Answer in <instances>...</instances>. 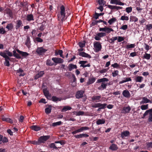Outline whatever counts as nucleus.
Listing matches in <instances>:
<instances>
[{
	"label": "nucleus",
	"instance_id": "nucleus-9",
	"mask_svg": "<svg viewBox=\"0 0 152 152\" xmlns=\"http://www.w3.org/2000/svg\"><path fill=\"white\" fill-rule=\"evenodd\" d=\"M52 60L56 64L61 63L64 62L63 60L60 58L54 57L52 58Z\"/></svg>",
	"mask_w": 152,
	"mask_h": 152
},
{
	"label": "nucleus",
	"instance_id": "nucleus-27",
	"mask_svg": "<svg viewBox=\"0 0 152 152\" xmlns=\"http://www.w3.org/2000/svg\"><path fill=\"white\" fill-rule=\"evenodd\" d=\"M109 148L112 151H116L118 149V148L116 145L113 143L110 146Z\"/></svg>",
	"mask_w": 152,
	"mask_h": 152
},
{
	"label": "nucleus",
	"instance_id": "nucleus-60",
	"mask_svg": "<svg viewBox=\"0 0 152 152\" xmlns=\"http://www.w3.org/2000/svg\"><path fill=\"white\" fill-rule=\"evenodd\" d=\"M132 11V8L131 7H127L126 9V11L128 13L131 12Z\"/></svg>",
	"mask_w": 152,
	"mask_h": 152
},
{
	"label": "nucleus",
	"instance_id": "nucleus-39",
	"mask_svg": "<svg viewBox=\"0 0 152 152\" xmlns=\"http://www.w3.org/2000/svg\"><path fill=\"white\" fill-rule=\"evenodd\" d=\"M109 81L108 79L106 78H102L99 79L97 80L96 83H104V82H107Z\"/></svg>",
	"mask_w": 152,
	"mask_h": 152
},
{
	"label": "nucleus",
	"instance_id": "nucleus-63",
	"mask_svg": "<svg viewBox=\"0 0 152 152\" xmlns=\"http://www.w3.org/2000/svg\"><path fill=\"white\" fill-rule=\"evenodd\" d=\"M46 64L47 65L52 66L54 64L52 63V61L50 60H48L46 62Z\"/></svg>",
	"mask_w": 152,
	"mask_h": 152
},
{
	"label": "nucleus",
	"instance_id": "nucleus-14",
	"mask_svg": "<svg viewBox=\"0 0 152 152\" xmlns=\"http://www.w3.org/2000/svg\"><path fill=\"white\" fill-rule=\"evenodd\" d=\"M46 108L45 109V112L47 114L50 113L51 111L52 106L49 104H47L45 105Z\"/></svg>",
	"mask_w": 152,
	"mask_h": 152
},
{
	"label": "nucleus",
	"instance_id": "nucleus-52",
	"mask_svg": "<svg viewBox=\"0 0 152 152\" xmlns=\"http://www.w3.org/2000/svg\"><path fill=\"white\" fill-rule=\"evenodd\" d=\"M111 66L113 67L114 68H116L117 69L120 68L119 65L117 63H115L114 64H112Z\"/></svg>",
	"mask_w": 152,
	"mask_h": 152
},
{
	"label": "nucleus",
	"instance_id": "nucleus-11",
	"mask_svg": "<svg viewBox=\"0 0 152 152\" xmlns=\"http://www.w3.org/2000/svg\"><path fill=\"white\" fill-rule=\"evenodd\" d=\"M47 51V50L44 49L42 47L38 48L36 50V52L39 54H41L42 53H45Z\"/></svg>",
	"mask_w": 152,
	"mask_h": 152
},
{
	"label": "nucleus",
	"instance_id": "nucleus-61",
	"mask_svg": "<svg viewBox=\"0 0 152 152\" xmlns=\"http://www.w3.org/2000/svg\"><path fill=\"white\" fill-rule=\"evenodd\" d=\"M55 143H60L61 145H64L65 143V142L63 140L56 141L55 142Z\"/></svg>",
	"mask_w": 152,
	"mask_h": 152
},
{
	"label": "nucleus",
	"instance_id": "nucleus-53",
	"mask_svg": "<svg viewBox=\"0 0 152 152\" xmlns=\"http://www.w3.org/2000/svg\"><path fill=\"white\" fill-rule=\"evenodd\" d=\"M119 71L118 70H115L112 73L113 77H115L118 75Z\"/></svg>",
	"mask_w": 152,
	"mask_h": 152
},
{
	"label": "nucleus",
	"instance_id": "nucleus-35",
	"mask_svg": "<svg viewBox=\"0 0 152 152\" xmlns=\"http://www.w3.org/2000/svg\"><path fill=\"white\" fill-rule=\"evenodd\" d=\"M62 100V98H58L56 96H53L52 97L51 100L54 102H56L58 101H61Z\"/></svg>",
	"mask_w": 152,
	"mask_h": 152
},
{
	"label": "nucleus",
	"instance_id": "nucleus-23",
	"mask_svg": "<svg viewBox=\"0 0 152 152\" xmlns=\"http://www.w3.org/2000/svg\"><path fill=\"white\" fill-rule=\"evenodd\" d=\"M5 12L9 15V16L11 17L12 18L13 16V13L12 10L9 8H6L5 10Z\"/></svg>",
	"mask_w": 152,
	"mask_h": 152
},
{
	"label": "nucleus",
	"instance_id": "nucleus-43",
	"mask_svg": "<svg viewBox=\"0 0 152 152\" xmlns=\"http://www.w3.org/2000/svg\"><path fill=\"white\" fill-rule=\"evenodd\" d=\"M6 28H7L8 30L11 31L13 28V24L12 23L8 24Z\"/></svg>",
	"mask_w": 152,
	"mask_h": 152
},
{
	"label": "nucleus",
	"instance_id": "nucleus-40",
	"mask_svg": "<svg viewBox=\"0 0 152 152\" xmlns=\"http://www.w3.org/2000/svg\"><path fill=\"white\" fill-rule=\"evenodd\" d=\"M151 57V55L150 54L145 53V54L143 55V56L142 57L143 59L145 58L148 60L150 59Z\"/></svg>",
	"mask_w": 152,
	"mask_h": 152
},
{
	"label": "nucleus",
	"instance_id": "nucleus-26",
	"mask_svg": "<svg viewBox=\"0 0 152 152\" xmlns=\"http://www.w3.org/2000/svg\"><path fill=\"white\" fill-rule=\"evenodd\" d=\"M16 51L18 53L21 54L22 56L24 57H26L29 55V54L27 53L20 51L18 49H17Z\"/></svg>",
	"mask_w": 152,
	"mask_h": 152
},
{
	"label": "nucleus",
	"instance_id": "nucleus-22",
	"mask_svg": "<svg viewBox=\"0 0 152 152\" xmlns=\"http://www.w3.org/2000/svg\"><path fill=\"white\" fill-rule=\"evenodd\" d=\"M107 86V83H101V85L98 87V89L100 90H103L106 88Z\"/></svg>",
	"mask_w": 152,
	"mask_h": 152
},
{
	"label": "nucleus",
	"instance_id": "nucleus-18",
	"mask_svg": "<svg viewBox=\"0 0 152 152\" xmlns=\"http://www.w3.org/2000/svg\"><path fill=\"white\" fill-rule=\"evenodd\" d=\"M79 55L83 57L87 58H90L91 57L90 55L84 52H79Z\"/></svg>",
	"mask_w": 152,
	"mask_h": 152
},
{
	"label": "nucleus",
	"instance_id": "nucleus-42",
	"mask_svg": "<svg viewBox=\"0 0 152 152\" xmlns=\"http://www.w3.org/2000/svg\"><path fill=\"white\" fill-rule=\"evenodd\" d=\"M49 147L50 148H53V149L56 150H58V148H61V147H57L56 146L55 144L54 143H51L49 145Z\"/></svg>",
	"mask_w": 152,
	"mask_h": 152
},
{
	"label": "nucleus",
	"instance_id": "nucleus-64",
	"mask_svg": "<svg viewBox=\"0 0 152 152\" xmlns=\"http://www.w3.org/2000/svg\"><path fill=\"white\" fill-rule=\"evenodd\" d=\"M146 29L150 31L151 29L152 28V25L151 24H149L146 25Z\"/></svg>",
	"mask_w": 152,
	"mask_h": 152
},
{
	"label": "nucleus",
	"instance_id": "nucleus-32",
	"mask_svg": "<svg viewBox=\"0 0 152 152\" xmlns=\"http://www.w3.org/2000/svg\"><path fill=\"white\" fill-rule=\"evenodd\" d=\"M75 137L76 138H78L82 137H86L88 136V135L86 134H80L75 135Z\"/></svg>",
	"mask_w": 152,
	"mask_h": 152
},
{
	"label": "nucleus",
	"instance_id": "nucleus-6",
	"mask_svg": "<svg viewBox=\"0 0 152 152\" xmlns=\"http://www.w3.org/2000/svg\"><path fill=\"white\" fill-rule=\"evenodd\" d=\"M88 62V61H80L79 63L80 64V67H83V68H85L86 67H89L91 66V65L90 64H86Z\"/></svg>",
	"mask_w": 152,
	"mask_h": 152
},
{
	"label": "nucleus",
	"instance_id": "nucleus-17",
	"mask_svg": "<svg viewBox=\"0 0 152 152\" xmlns=\"http://www.w3.org/2000/svg\"><path fill=\"white\" fill-rule=\"evenodd\" d=\"M122 94L124 97L127 98H129L131 97L129 91L126 90L123 91Z\"/></svg>",
	"mask_w": 152,
	"mask_h": 152
},
{
	"label": "nucleus",
	"instance_id": "nucleus-5",
	"mask_svg": "<svg viewBox=\"0 0 152 152\" xmlns=\"http://www.w3.org/2000/svg\"><path fill=\"white\" fill-rule=\"evenodd\" d=\"M50 138V136L49 135L41 136L38 139L39 141V142L40 144L44 143L45 141L49 139Z\"/></svg>",
	"mask_w": 152,
	"mask_h": 152
},
{
	"label": "nucleus",
	"instance_id": "nucleus-57",
	"mask_svg": "<svg viewBox=\"0 0 152 152\" xmlns=\"http://www.w3.org/2000/svg\"><path fill=\"white\" fill-rule=\"evenodd\" d=\"M100 103H94L92 105L91 107L94 108L99 107L100 105Z\"/></svg>",
	"mask_w": 152,
	"mask_h": 152
},
{
	"label": "nucleus",
	"instance_id": "nucleus-54",
	"mask_svg": "<svg viewBox=\"0 0 152 152\" xmlns=\"http://www.w3.org/2000/svg\"><path fill=\"white\" fill-rule=\"evenodd\" d=\"M62 122L61 121L53 123L52 124V126H59L61 124H62Z\"/></svg>",
	"mask_w": 152,
	"mask_h": 152
},
{
	"label": "nucleus",
	"instance_id": "nucleus-55",
	"mask_svg": "<svg viewBox=\"0 0 152 152\" xmlns=\"http://www.w3.org/2000/svg\"><path fill=\"white\" fill-rule=\"evenodd\" d=\"M98 3L100 5L104 6L106 3V1L104 0H99Z\"/></svg>",
	"mask_w": 152,
	"mask_h": 152
},
{
	"label": "nucleus",
	"instance_id": "nucleus-2",
	"mask_svg": "<svg viewBox=\"0 0 152 152\" xmlns=\"http://www.w3.org/2000/svg\"><path fill=\"white\" fill-rule=\"evenodd\" d=\"M148 115V121L149 122H151L152 121V108L147 110L143 114L142 118H144Z\"/></svg>",
	"mask_w": 152,
	"mask_h": 152
},
{
	"label": "nucleus",
	"instance_id": "nucleus-7",
	"mask_svg": "<svg viewBox=\"0 0 152 152\" xmlns=\"http://www.w3.org/2000/svg\"><path fill=\"white\" fill-rule=\"evenodd\" d=\"M110 3L111 4L122 6L124 5L125 4L124 3L121 2L119 0H110Z\"/></svg>",
	"mask_w": 152,
	"mask_h": 152
},
{
	"label": "nucleus",
	"instance_id": "nucleus-51",
	"mask_svg": "<svg viewBox=\"0 0 152 152\" xmlns=\"http://www.w3.org/2000/svg\"><path fill=\"white\" fill-rule=\"evenodd\" d=\"M129 18L128 16H125L124 15L122 16L120 18V20H126L127 21L129 20Z\"/></svg>",
	"mask_w": 152,
	"mask_h": 152
},
{
	"label": "nucleus",
	"instance_id": "nucleus-29",
	"mask_svg": "<svg viewBox=\"0 0 152 152\" xmlns=\"http://www.w3.org/2000/svg\"><path fill=\"white\" fill-rule=\"evenodd\" d=\"M31 128L32 130L36 131L40 130L41 129L40 127L37 125H33L31 126Z\"/></svg>",
	"mask_w": 152,
	"mask_h": 152
},
{
	"label": "nucleus",
	"instance_id": "nucleus-34",
	"mask_svg": "<svg viewBox=\"0 0 152 152\" xmlns=\"http://www.w3.org/2000/svg\"><path fill=\"white\" fill-rule=\"evenodd\" d=\"M105 121L104 119H98L96 121V124L97 125L103 124L105 123Z\"/></svg>",
	"mask_w": 152,
	"mask_h": 152
},
{
	"label": "nucleus",
	"instance_id": "nucleus-12",
	"mask_svg": "<svg viewBox=\"0 0 152 152\" xmlns=\"http://www.w3.org/2000/svg\"><path fill=\"white\" fill-rule=\"evenodd\" d=\"M84 93V91L82 90L77 91L76 94V97L77 99L81 98L83 96V94Z\"/></svg>",
	"mask_w": 152,
	"mask_h": 152
},
{
	"label": "nucleus",
	"instance_id": "nucleus-48",
	"mask_svg": "<svg viewBox=\"0 0 152 152\" xmlns=\"http://www.w3.org/2000/svg\"><path fill=\"white\" fill-rule=\"evenodd\" d=\"M116 20V19L115 18H113L108 21V23L111 25Z\"/></svg>",
	"mask_w": 152,
	"mask_h": 152
},
{
	"label": "nucleus",
	"instance_id": "nucleus-10",
	"mask_svg": "<svg viewBox=\"0 0 152 152\" xmlns=\"http://www.w3.org/2000/svg\"><path fill=\"white\" fill-rule=\"evenodd\" d=\"M19 6L20 7H24L23 10L24 11H27L28 10V6L27 4L24 1L20 2V5Z\"/></svg>",
	"mask_w": 152,
	"mask_h": 152
},
{
	"label": "nucleus",
	"instance_id": "nucleus-50",
	"mask_svg": "<svg viewBox=\"0 0 152 152\" xmlns=\"http://www.w3.org/2000/svg\"><path fill=\"white\" fill-rule=\"evenodd\" d=\"M30 43V38L28 36L27 37V39L25 42V45L28 47Z\"/></svg>",
	"mask_w": 152,
	"mask_h": 152
},
{
	"label": "nucleus",
	"instance_id": "nucleus-58",
	"mask_svg": "<svg viewBox=\"0 0 152 152\" xmlns=\"http://www.w3.org/2000/svg\"><path fill=\"white\" fill-rule=\"evenodd\" d=\"M5 61L4 62V64L6 66H10V61L6 59H4Z\"/></svg>",
	"mask_w": 152,
	"mask_h": 152
},
{
	"label": "nucleus",
	"instance_id": "nucleus-19",
	"mask_svg": "<svg viewBox=\"0 0 152 152\" xmlns=\"http://www.w3.org/2000/svg\"><path fill=\"white\" fill-rule=\"evenodd\" d=\"M4 53H5V55H7L10 57H12L13 56L12 53L8 50H6L3 52H0V55Z\"/></svg>",
	"mask_w": 152,
	"mask_h": 152
},
{
	"label": "nucleus",
	"instance_id": "nucleus-36",
	"mask_svg": "<svg viewBox=\"0 0 152 152\" xmlns=\"http://www.w3.org/2000/svg\"><path fill=\"white\" fill-rule=\"evenodd\" d=\"M143 78L142 76H137L135 78V81L136 82L141 83L143 80Z\"/></svg>",
	"mask_w": 152,
	"mask_h": 152
},
{
	"label": "nucleus",
	"instance_id": "nucleus-13",
	"mask_svg": "<svg viewBox=\"0 0 152 152\" xmlns=\"http://www.w3.org/2000/svg\"><path fill=\"white\" fill-rule=\"evenodd\" d=\"M101 96H94L91 97L92 101L96 102H99L101 101Z\"/></svg>",
	"mask_w": 152,
	"mask_h": 152
},
{
	"label": "nucleus",
	"instance_id": "nucleus-37",
	"mask_svg": "<svg viewBox=\"0 0 152 152\" xmlns=\"http://www.w3.org/2000/svg\"><path fill=\"white\" fill-rule=\"evenodd\" d=\"M43 92L44 95L47 98V99H48V97H50L49 95V93L48 91L47 90V88L44 89L43 90Z\"/></svg>",
	"mask_w": 152,
	"mask_h": 152
},
{
	"label": "nucleus",
	"instance_id": "nucleus-15",
	"mask_svg": "<svg viewBox=\"0 0 152 152\" xmlns=\"http://www.w3.org/2000/svg\"><path fill=\"white\" fill-rule=\"evenodd\" d=\"M107 7L109 9L112 10H118L119 9H121L123 8V7H121L117 6H116L111 5H108Z\"/></svg>",
	"mask_w": 152,
	"mask_h": 152
},
{
	"label": "nucleus",
	"instance_id": "nucleus-41",
	"mask_svg": "<svg viewBox=\"0 0 152 152\" xmlns=\"http://www.w3.org/2000/svg\"><path fill=\"white\" fill-rule=\"evenodd\" d=\"M16 71L17 73H21L20 74V75H19V76H23L25 75V73H22L23 72V71L22 69H21L20 68L16 70Z\"/></svg>",
	"mask_w": 152,
	"mask_h": 152
},
{
	"label": "nucleus",
	"instance_id": "nucleus-56",
	"mask_svg": "<svg viewBox=\"0 0 152 152\" xmlns=\"http://www.w3.org/2000/svg\"><path fill=\"white\" fill-rule=\"evenodd\" d=\"M129 134H121V137L123 139H126Z\"/></svg>",
	"mask_w": 152,
	"mask_h": 152
},
{
	"label": "nucleus",
	"instance_id": "nucleus-28",
	"mask_svg": "<svg viewBox=\"0 0 152 152\" xmlns=\"http://www.w3.org/2000/svg\"><path fill=\"white\" fill-rule=\"evenodd\" d=\"M26 20L28 21L34 20V17L33 15L32 14L27 15L26 16Z\"/></svg>",
	"mask_w": 152,
	"mask_h": 152
},
{
	"label": "nucleus",
	"instance_id": "nucleus-31",
	"mask_svg": "<svg viewBox=\"0 0 152 152\" xmlns=\"http://www.w3.org/2000/svg\"><path fill=\"white\" fill-rule=\"evenodd\" d=\"M77 66L76 65H74L73 64H71L69 65L68 69L69 71H70L74 69H77Z\"/></svg>",
	"mask_w": 152,
	"mask_h": 152
},
{
	"label": "nucleus",
	"instance_id": "nucleus-21",
	"mask_svg": "<svg viewBox=\"0 0 152 152\" xmlns=\"http://www.w3.org/2000/svg\"><path fill=\"white\" fill-rule=\"evenodd\" d=\"M131 110V108L129 106L124 107L122 110V112L124 113H128Z\"/></svg>",
	"mask_w": 152,
	"mask_h": 152
},
{
	"label": "nucleus",
	"instance_id": "nucleus-44",
	"mask_svg": "<svg viewBox=\"0 0 152 152\" xmlns=\"http://www.w3.org/2000/svg\"><path fill=\"white\" fill-rule=\"evenodd\" d=\"M63 52V51L62 50H58V52H55V55H57L58 54H59L60 57H61L62 58H64V56L62 55Z\"/></svg>",
	"mask_w": 152,
	"mask_h": 152
},
{
	"label": "nucleus",
	"instance_id": "nucleus-3",
	"mask_svg": "<svg viewBox=\"0 0 152 152\" xmlns=\"http://www.w3.org/2000/svg\"><path fill=\"white\" fill-rule=\"evenodd\" d=\"M94 46L95 48L94 51L96 53H98L101 51L102 48L101 43L99 42L95 41L94 43Z\"/></svg>",
	"mask_w": 152,
	"mask_h": 152
},
{
	"label": "nucleus",
	"instance_id": "nucleus-4",
	"mask_svg": "<svg viewBox=\"0 0 152 152\" xmlns=\"http://www.w3.org/2000/svg\"><path fill=\"white\" fill-rule=\"evenodd\" d=\"M99 31H104L106 34L107 33L108 34L110 33L111 31H114V30L112 28L105 26L104 28H99Z\"/></svg>",
	"mask_w": 152,
	"mask_h": 152
},
{
	"label": "nucleus",
	"instance_id": "nucleus-62",
	"mask_svg": "<svg viewBox=\"0 0 152 152\" xmlns=\"http://www.w3.org/2000/svg\"><path fill=\"white\" fill-rule=\"evenodd\" d=\"M125 38L124 37L121 36L118 37V42H121L124 40Z\"/></svg>",
	"mask_w": 152,
	"mask_h": 152
},
{
	"label": "nucleus",
	"instance_id": "nucleus-24",
	"mask_svg": "<svg viewBox=\"0 0 152 152\" xmlns=\"http://www.w3.org/2000/svg\"><path fill=\"white\" fill-rule=\"evenodd\" d=\"M44 73L43 71H41L38 73L34 77V79L37 80L38 78L42 77L44 74Z\"/></svg>",
	"mask_w": 152,
	"mask_h": 152
},
{
	"label": "nucleus",
	"instance_id": "nucleus-59",
	"mask_svg": "<svg viewBox=\"0 0 152 152\" xmlns=\"http://www.w3.org/2000/svg\"><path fill=\"white\" fill-rule=\"evenodd\" d=\"M135 46V45L134 44H131L130 45L128 44L126 45V48L128 49L129 48H134V47Z\"/></svg>",
	"mask_w": 152,
	"mask_h": 152
},
{
	"label": "nucleus",
	"instance_id": "nucleus-20",
	"mask_svg": "<svg viewBox=\"0 0 152 152\" xmlns=\"http://www.w3.org/2000/svg\"><path fill=\"white\" fill-rule=\"evenodd\" d=\"M23 26L22 21L20 20H17L16 21V25L15 26V28L16 29H19L20 27Z\"/></svg>",
	"mask_w": 152,
	"mask_h": 152
},
{
	"label": "nucleus",
	"instance_id": "nucleus-8",
	"mask_svg": "<svg viewBox=\"0 0 152 152\" xmlns=\"http://www.w3.org/2000/svg\"><path fill=\"white\" fill-rule=\"evenodd\" d=\"M89 129V127L87 126H82L79 129L76 130L75 131L72 132V133H76L82 132L83 131L88 129Z\"/></svg>",
	"mask_w": 152,
	"mask_h": 152
},
{
	"label": "nucleus",
	"instance_id": "nucleus-25",
	"mask_svg": "<svg viewBox=\"0 0 152 152\" xmlns=\"http://www.w3.org/2000/svg\"><path fill=\"white\" fill-rule=\"evenodd\" d=\"M132 80V79L131 77H125L123 78V80H122V81H120L119 82V84H122L124 83L128 82L129 81H131Z\"/></svg>",
	"mask_w": 152,
	"mask_h": 152
},
{
	"label": "nucleus",
	"instance_id": "nucleus-1",
	"mask_svg": "<svg viewBox=\"0 0 152 152\" xmlns=\"http://www.w3.org/2000/svg\"><path fill=\"white\" fill-rule=\"evenodd\" d=\"M67 11V10H65V7L63 5H62L60 7V11L57 15L58 18V20H61V21L63 22L66 19L67 17H66V12Z\"/></svg>",
	"mask_w": 152,
	"mask_h": 152
},
{
	"label": "nucleus",
	"instance_id": "nucleus-47",
	"mask_svg": "<svg viewBox=\"0 0 152 152\" xmlns=\"http://www.w3.org/2000/svg\"><path fill=\"white\" fill-rule=\"evenodd\" d=\"M106 34L104 32H99L97 33L96 35L99 37L100 38L106 36Z\"/></svg>",
	"mask_w": 152,
	"mask_h": 152
},
{
	"label": "nucleus",
	"instance_id": "nucleus-45",
	"mask_svg": "<svg viewBox=\"0 0 152 152\" xmlns=\"http://www.w3.org/2000/svg\"><path fill=\"white\" fill-rule=\"evenodd\" d=\"M96 80V79L94 77L90 79L89 80V81L87 82L88 85H90L93 83Z\"/></svg>",
	"mask_w": 152,
	"mask_h": 152
},
{
	"label": "nucleus",
	"instance_id": "nucleus-30",
	"mask_svg": "<svg viewBox=\"0 0 152 152\" xmlns=\"http://www.w3.org/2000/svg\"><path fill=\"white\" fill-rule=\"evenodd\" d=\"M0 55L3 57L4 59H6L7 60L11 61H12V60L13 59L12 58H10V56H7V55H5V53L2 54L1 55Z\"/></svg>",
	"mask_w": 152,
	"mask_h": 152
},
{
	"label": "nucleus",
	"instance_id": "nucleus-38",
	"mask_svg": "<svg viewBox=\"0 0 152 152\" xmlns=\"http://www.w3.org/2000/svg\"><path fill=\"white\" fill-rule=\"evenodd\" d=\"M72 109V107L68 106H64L63 108L61 110V112H64L67 111L68 110H70Z\"/></svg>",
	"mask_w": 152,
	"mask_h": 152
},
{
	"label": "nucleus",
	"instance_id": "nucleus-49",
	"mask_svg": "<svg viewBox=\"0 0 152 152\" xmlns=\"http://www.w3.org/2000/svg\"><path fill=\"white\" fill-rule=\"evenodd\" d=\"M140 108L142 110H147L148 108V104H146V105H142L141 106Z\"/></svg>",
	"mask_w": 152,
	"mask_h": 152
},
{
	"label": "nucleus",
	"instance_id": "nucleus-16",
	"mask_svg": "<svg viewBox=\"0 0 152 152\" xmlns=\"http://www.w3.org/2000/svg\"><path fill=\"white\" fill-rule=\"evenodd\" d=\"M148 103H152V102L145 97H143L142 100L140 102V104H144Z\"/></svg>",
	"mask_w": 152,
	"mask_h": 152
},
{
	"label": "nucleus",
	"instance_id": "nucleus-33",
	"mask_svg": "<svg viewBox=\"0 0 152 152\" xmlns=\"http://www.w3.org/2000/svg\"><path fill=\"white\" fill-rule=\"evenodd\" d=\"M138 20V18L136 16H130V22H136Z\"/></svg>",
	"mask_w": 152,
	"mask_h": 152
},
{
	"label": "nucleus",
	"instance_id": "nucleus-46",
	"mask_svg": "<svg viewBox=\"0 0 152 152\" xmlns=\"http://www.w3.org/2000/svg\"><path fill=\"white\" fill-rule=\"evenodd\" d=\"M2 120L3 121H6L10 123H12V120L10 118L4 117L2 118Z\"/></svg>",
	"mask_w": 152,
	"mask_h": 152
}]
</instances>
